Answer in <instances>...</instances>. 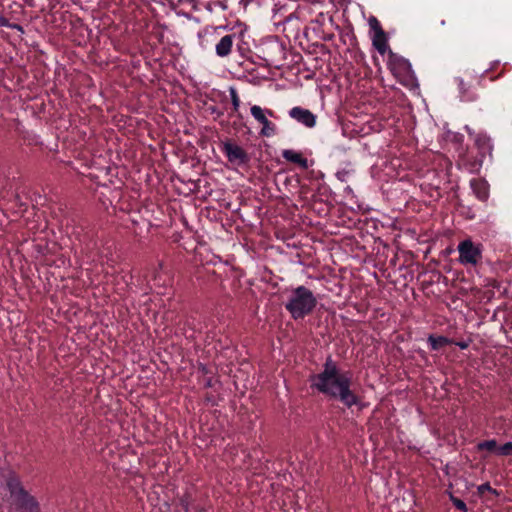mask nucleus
Returning a JSON list of instances; mask_svg holds the SVG:
<instances>
[{"label":"nucleus","instance_id":"1","mask_svg":"<svg viewBox=\"0 0 512 512\" xmlns=\"http://www.w3.org/2000/svg\"><path fill=\"white\" fill-rule=\"evenodd\" d=\"M309 382L312 389L340 402L347 409L356 406L362 410L365 407L354 389L352 373L342 371L331 356L326 358L319 373L310 376Z\"/></svg>","mask_w":512,"mask_h":512},{"label":"nucleus","instance_id":"2","mask_svg":"<svg viewBox=\"0 0 512 512\" xmlns=\"http://www.w3.org/2000/svg\"><path fill=\"white\" fill-rule=\"evenodd\" d=\"M316 306L317 299L314 293L304 285L292 288L284 302L285 309L294 320L304 319Z\"/></svg>","mask_w":512,"mask_h":512},{"label":"nucleus","instance_id":"3","mask_svg":"<svg viewBox=\"0 0 512 512\" xmlns=\"http://www.w3.org/2000/svg\"><path fill=\"white\" fill-rule=\"evenodd\" d=\"M6 485L13 504L20 512H40L39 504L36 499L28 494L16 477H9Z\"/></svg>","mask_w":512,"mask_h":512},{"label":"nucleus","instance_id":"4","mask_svg":"<svg viewBox=\"0 0 512 512\" xmlns=\"http://www.w3.org/2000/svg\"><path fill=\"white\" fill-rule=\"evenodd\" d=\"M459 262L463 265H477L482 258L480 244H475L471 239H465L458 244Z\"/></svg>","mask_w":512,"mask_h":512},{"label":"nucleus","instance_id":"5","mask_svg":"<svg viewBox=\"0 0 512 512\" xmlns=\"http://www.w3.org/2000/svg\"><path fill=\"white\" fill-rule=\"evenodd\" d=\"M253 118L262 125L260 135L263 137H272L277 133L276 125L268 120L267 115L274 116V112L270 109H263L258 105H253L250 109Z\"/></svg>","mask_w":512,"mask_h":512},{"label":"nucleus","instance_id":"6","mask_svg":"<svg viewBox=\"0 0 512 512\" xmlns=\"http://www.w3.org/2000/svg\"><path fill=\"white\" fill-rule=\"evenodd\" d=\"M222 152L225 154L228 161L234 165H245L250 160L247 152L243 148L230 141L223 143Z\"/></svg>","mask_w":512,"mask_h":512},{"label":"nucleus","instance_id":"7","mask_svg":"<svg viewBox=\"0 0 512 512\" xmlns=\"http://www.w3.org/2000/svg\"><path fill=\"white\" fill-rule=\"evenodd\" d=\"M288 115L306 128L312 129L316 126L317 116L309 109L295 106L288 111Z\"/></svg>","mask_w":512,"mask_h":512},{"label":"nucleus","instance_id":"8","mask_svg":"<svg viewBox=\"0 0 512 512\" xmlns=\"http://www.w3.org/2000/svg\"><path fill=\"white\" fill-rule=\"evenodd\" d=\"M390 52L389 65L391 66V70L395 75H405L408 76L413 73L412 65L408 59L399 56L392 51Z\"/></svg>","mask_w":512,"mask_h":512},{"label":"nucleus","instance_id":"9","mask_svg":"<svg viewBox=\"0 0 512 512\" xmlns=\"http://www.w3.org/2000/svg\"><path fill=\"white\" fill-rule=\"evenodd\" d=\"M236 38L237 36L234 33L223 36L215 45L216 55L220 58L227 57L232 51V47Z\"/></svg>","mask_w":512,"mask_h":512},{"label":"nucleus","instance_id":"10","mask_svg":"<svg viewBox=\"0 0 512 512\" xmlns=\"http://www.w3.org/2000/svg\"><path fill=\"white\" fill-rule=\"evenodd\" d=\"M282 157L291 163L299 165L303 169L309 167L307 158L303 157L300 152L293 149H285L282 151Z\"/></svg>","mask_w":512,"mask_h":512},{"label":"nucleus","instance_id":"11","mask_svg":"<svg viewBox=\"0 0 512 512\" xmlns=\"http://www.w3.org/2000/svg\"><path fill=\"white\" fill-rule=\"evenodd\" d=\"M372 43L379 54L384 55L388 50L387 37L382 28L376 30L373 35Z\"/></svg>","mask_w":512,"mask_h":512},{"label":"nucleus","instance_id":"12","mask_svg":"<svg viewBox=\"0 0 512 512\" xmlns=\"http://www.w3.org/2000/svg\"><path fill=\"white\" fill-rule=\"evenodd\" d=\"M470 185L477 199L480 201H486L488 199L489 190L485 181L472 179Z\"/></svg>","mask_w":512,"mask_h":512},{"label":"nucleus","instance_id":"13","mask_svg":"<svg viewBox=\"0 0 512 512\" xmlns=\"http://www.w3.org/2000/svg\"><path fill=\"white\" fill-rule=\"evenodd\" d=\"M427 342L430 345V348L432 350H440L446 345L453 344V340L446 337V336H435L433 334H430L427 338Z\"/></svg>","mask_w":512,"mask_h":512},{"label":"nucleus","instance_id":"14","mask_svg":"<svg viewBox=\"0 0 512 512\" xmlns=\"http://www.w3.org/2000/svg\"><path fill=\"white\" fill-rule=\"evenodd\" d=\"M455 81L458 84L460 99L462 101H474L477 99V95L474 92L469 91L466 87L464 80L460 77L455 78Z\"/></svg>","mask_w":512,"mask_h":512},{"label":"nucleus","instance_id":"15","mask_svg":"<svg viewBox=\"0 0 512 512\" xmlns=\"http://www.w3.org/2000/svg\"><path fill=\"white\" fill-rule=\"evenodd\" d=\"M229 94L232 102V112L230 113V116H232L235 113H238L239 107H240V98L238 96V92L235 87L231 86L229 88Z\"/></svg>","mask_w":512,"mask_h":512},{"label":"nucleus","instance_id":"16","mask_svg":"<svg viewBox=\"0 0 512 512\" xmlns=\"http://www.w3.org/2000/svg\"><path fill=\"white\" fill-rule=\"evenodd\" d=\"M497 441L495 439L485 440L477 444V450L483 451H496L497 452Z\"/></svg>","mask_w":512,"mask_h":512},{"label":"nucleus","instance_id":"17","mask_svg":"<svg viewBox=\"0 0 512 512\" xmlns=\"http://www.w3.org/2000/svg\"><path fill=\"white\" fill-rule=\"evenodd\" d=\"M475 143L481 149H490L491 148L490 138L485 134L477 135L475 138Z\"/></svg>","mask_w":512,"mask_h":512},{"label":"nucleus","instance_id":"18","mask_svg":"<svg viewBox=\"0 0 512 512\" xmlns=\"http://www.w3.org/2000/svg\"><path fill=\"white\" fill-rule=\"evenodd\" d=\"M497 454L500 456L512 455V442H506L502 446H499L497 449Z\"/></svg>","mask_w":512,"mask_h":512},{"label":"nucleus","instance_id":"19","mask_svg":"<svg viewBox=\"0 0 512 512\" xmlns=\"http://www.w3.org/2000/svg\"><path fill=\"white\" fill-rule=\"evenodd\" d=\"M451 501L453 503V505L458 509V510H461L463 512H466L467 511V506L465 504V502L457 497H454V496H451Z\"/></svg>","mask_w":512,"mask_h":512},{"label":"nucleus","instance_id":"20","mask_svg":"<svg viewBox=\"0 0 512 512\" xmlns=\"http://www.w3.org/2000/svg\"><path fill=\"white\" fill-rule=\"evenodd\" d=\"M478 491H479V493H481V494H482V493H484L485 491H490V492H492V493H494V494H496V493H497V491H496L495 489H493V488L490 486V484H489V483H484V484L480 485V486L478 487Z\"/></svg>","mask_w":512,"mask_h":512},{"label":"nucleus","instance_id":"21","mask_svg":"<svg viewBox=\"0 0 512 512\" xmlns=\"http://www.w3.org/2000/svg\"><path fill=\"white\" fill-rule=\"evenodd\" d=\"M369 24H370V28L374 31V33L379 28H382L379 21L375 17H371V19L369 20Z\"/></svg>","mask_w":512,"mask_h":512},{"label":"nucleus","instance_id":"22","mask_svg":"<svg viewBox=\"0 0 512 512\" xmlns=\"http://www.w3.org/2000/svg\"><path fill=\"white\" fill-rule=\"evenodd\" d=\"M453 344H455L460 349L464 350V349H467L469 347L470 340H462V341H457V342L453 341Z\"/></svg>","mask_w":512,"mask_h":512},{"label":"nucleus","instance_id":"23","mask_svg":"<svg viewBox=\"0 0 512 512\" xmlns=\"http://www.w3.org/2000/svg\"><path fill=\"white\" fill-rule=\"evenodd\" d=\"M208 109L211 112V114L216 116V118L221 117L224 114L223 111L216 106H210Z\"/></svg>","mask_w":512,"mask_h":512},{"label":"nucleus","instance_id":"24","mask_svg":"<svg viewBox=\"0 0 512 512\" xmlns=\"http://www.w3.org/2000/svg\"><path fill=\"white\" fill-rule=\"evenodd\" d=\"M8 28L20 31L22 33L24 32L23 27L18 23H10V26Z\"/></svg>","mask_w":512,"mask_h":512},{"label":"nucleus","instance_id":"25","mask_svg":"<svg viewBox=\"0 0 512 512\" xmlns=\"http://www.w3.org/2000/svg\"><path fill=\"white\" fill-rule=\"evenodd\" d=\"M0 26L9 27L10 26L9 20L5 17H0Z\"/></svg>","mask_w":512,"mask_h":512},{"label":"nucleus","instance_id":"26","mask_svg":"<svg viewBox=\"0 0 512 512\" xmlns=\"http://www.w3.org/2000/svg\"><path fill=\"white\" fill-rule=\"evenodd\" d=\"M346 175H347L346 171H340V172H337V174H336L337 178L341 181H345Z\"/></svg>","mask_w":512,"mask_h":512},{"label":"nucleus","instance_id":"27","mask_svg":"<svg viewBox=\"0 0 512 512\" xmlns=\"http://www.w3.org/2000/svg\"><path fill=\"white\" fill-rule=\"evenodd\" d=\"M199 368H200V370H201L203 373H205V374H207V373H208V369H207V367H206L204 364H200V367H199Z\"/></svg>","mask_w":512,"mask_h":512},{"label":"nucleus","instance_id":"28","mask_svg":"<svg viewBox=\"0 0 512 512\" xmlns=\"http://www.w3.org/2000/svg\"><path fill=\"white\" fill-rule=\"evenodd\" d=\"M212 386H213L212 379L211 378L207 379L205 382V387H212Z\"/></svg>","mask_w":512,"mask_h":512},{"label":"nucleus","instance_id":"29","mask_svg":"<svg viewBox=\"0 0 512 512\" xmlns=\"http://www.w3.org/2000/svg\"><path fill=\"white\" fill-rule=\"evenodd\" d=\"M465 129L470 135L473 134L472 130L468 126H465Z\"/></svg>","mask_w":512,"mask_h":512}]
</instances>
